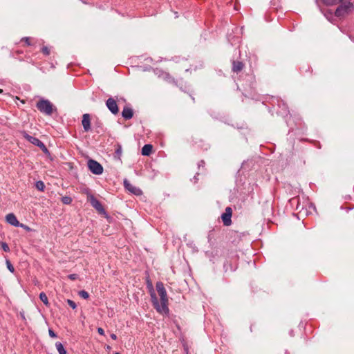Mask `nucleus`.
I'll use <instances>...</instances> for the list:
<instances>
[{
	"instance_id": "obj_29",
	"label": "nucleus",
	"mask_w": 354,
	"mask_h": 354,
	"mask_svg": "<svg viewBox=\"0 0 354 354\" xmlns=\"http://www.w3.org/2000/svg\"><path fill=\"white\" fill-rule=\"evenodd\" d=\"M48 334L51 337H56L57 335L52 329L48 330Z\"/></svg>"
},
{
	"instance_id": "obj_28",
	"label": "nucleus",
	"mask_w": 354,
	"mask_h": 354,
	"mask_svg": "<svg viewBox=\"0 0 354 354\" xmlns=\"http://www.w3.org/2000/svg\"><path fill=\"white\" fill-rule=\"evenodd\" d=\"M68 277L71 280H75L77 278V274H71L68 276Z\"/></svg>"
},
{
	"instance_id": "obj_25",
	"label": "nucleus",
	"mask_w": 354,
	"mask_h": 354,
	"mask_svg": "<svg viewBox=\"0 0 354 354\" xmlns=\"http://www.w3.org/2000/svg\"><path fill=\"white\" fill-rule=\"evenodd\" d=\"M1 248H2V249L5 252H9L10 251V248H9L8 245L6 243H5V242L1 243Z\"/></svg>"
},
{
	"instance_id": "obj_17",
	"label": "nucleus",
	"mask_w": 354,
	"mask_h": 354,
	"mask_svg": "<svg viewBox=\"0 0 354 354\" xmlns=\"http://www.w3.org/2000/svg\"><path fill=\"white\" fill-rule=\"evenodd\" d=\"M39 299L42 301V302L46 306H48L49 305V302H48V297L46 296V295L44 293V292H41L39 294Z\"/></svg>"
},
{
	"instance_id": "obj_34",
	"label": "nucleus",
	"mask_w": 354,
	"mask_h": 354,
	"mask_svg": "<svg viewBox=\"0 0 354 354\" xmlns=\"http://www.w3.org/2000/svg\"><path fill=\"white\" fill-rule=\"evenodd\" d=\"M115 354H120V353H115Z\"/></svg>"
},
{
	"instance_id": "obj_26",
	"label": "nucleus",
	"mask_w": 354,
	"mask_h": 354,
	"mask_svg": "<svg viewBox=\"0 0 354 354\" xmlns=\"http://www.w3.org/2000/svg\"><path fill=\"white\" fill-rule=\"evenodd\" d=\"M41 51L42 53L46 55H48L49 53H50V50L48 49V47L46 46H44L42 48H41Z\"/></svg>"
},
{
	"instance_id": "obj_11",
	"label": "nucleus",
	"mask_w": 354,
	"mask_h": 354,
	"mask_svg": "<svg viewBox=\"0 0 354 354\" xmlns=\"http://www.w3.org/2000/svg\"><path fill=\"white\" fill-rule=\"evenodd\" d=\"M20 133L25 139L35 146L40 141L39 139L28 135L25 131H20Z\"/></svg>"
},
{
	"instance_id": "obj_9",
	"label": "nucleus",
	"mask_w": 354,
	"mask_h": 354,
	"mask_svg": "<svg viewBox=\"0 0 354 354\" xmlns=\"http://www.w3.org/2000/svg\"><path fill=\"white\" fill-rule=\"evenodd\" d=\"M82 124L84 131L87 132L91 129V119L88 113H85L82 116Z\"/></svg>"
},
{
	"instance_id": "obj_19",
	"label": "nucleus",
	"mask_w": 354,
	"mask_h": 354,
	"mask_svg": "<svg viewBox=\"0 0 354 354\" xmlns=\"http://www.w3.org/2000/svg\"><path fill=\"white\" fill-rule=\"evenodd\" d=\"M36 188L39 191H44L45 188V185L43 181L39 180L35 183Z\"/></svg>"
},
{
	"instance_id": "obj_33",
	"label": "nucleus",
	"mask_w": 354,
	"mask_h": 354,
	"mask_svg": "<svg viewBox=\"0 0 354 354\" xmlns=\"http://www.w3.org/2000/svg\"><path fill=\"white\" fill-rule=\"evenodd\" d=\"M106 349H107V350H109V349H111V347H110L109 346H106Z\"/></svg>"
},
{
	"instance_id": "obj_22",
	"label": "nucleus",
	"mask_w": 354,
	"mask_h": 354,
	"mask_svg": "<svg viewBox=\"0 0 354 354\" xmlns=\"http://www.w3.org/2000/svg\"><path fill=\"white\" fill-rule=\"evenodd\" d=\"M6 266H7L8 269L11 272H15V268H14L13 266L11 264V263H10V261L9 260H6Z\"/></svg>"
},
{
	"instance_id": "obj_32",
	"label": "nucleus",
	"mask_w": 354,
	"mask_h": 354,
	"mask_svg": "<svg viewBox=\"0 0 354 354\" xmlns=\"http://www.w3.org/2000/svg\"><path fill=\"white\" fill-rule=\"evenodd\" d=\"M111 337L113 339H114V340H115V339H117V336H116V335H115V334H113V333L111 335Z\"/></svg>"
},
{
	"instance_id": "obj_2",
	"label": "nucleus",
	"mask_w": 354,
	"mask_h": 354,
	"mask_svg": "<svg viewBox=\"0 0 354 354\" xmlns=\"http://www.w3.org/2000/svg\"><path fill=\"white\" fill-rule=\"evenodd\" d=\"M340 5L337 8L335 15L337 17H344L353 10V3L339 2Z\"/></svg>"
},
{
	"instance_id": "obj_5",
	"label": "nucleus",
	"mask_w": 354,
	"mask_h": 354,
	"mask_svg": "<svg viewBox=\"0 0 354 354\" xmlns=\"http://www.w3.org/2000/svg\"><path fill=\"white\" fill-rule=\"evenodd\" d=\"M124 186L126 189H127L129 192L136 195L140 196L142 194V190L136 187V186L133 185L129 181L127 180H124Z\"/></svg>"
},
{
	"instance_id": "obj_8",
	"label": "nucleus",
	"mask_w": 354,
	"mask_h": 354,
	"mask_svg": "<svg viewBox=\"0 0 354 354\" xmlns=\"http://www.w3.org/2000/svg\"><path fill=\"white\" fill-rule=\"evenodd\" d=\"M88 201L91 203V205L97 209L99 212H104V209L100 202L96 199L93 195L88 196Z\"/></svg>"
},
{
	"instance_id": "obj_30",
	"label": "nucleus",
	"mask_w": 354,
	"mask_h": 354,
	"mask_svg": "<svg viewBox=\"0 0 354 354\" xmlns=\"http://www.w3.org/2000/svg\"><path fill=\"white\" fill-rule=\"evenodd\" d=\"M19 226L23 227L24 229L28 230V231H29L30 230L28 226H27V225H26L24 224H22V223H19Z\"/></svg>"
},
{
	"instance_id": "obj_24",
	"label": "nucleus",
	"mask_w": 354,
	"mask_h": 354,
	"mask_svg": "<svg viewBox=\"0 0 354 354\" xmlns=\"http://www.w3.org/2000/svg\"><path fill=\"white\" fill-rule=\"evenodd\" d=\"M67 303L73 309H75L77 308V305L73 301L68 299Z\"/></svg>"
},
{
	"instance_id": "obj_31",
	"label": "nucleus",
	"mask_w": 354,
	"mask_h": 354,
	"mask_svg": "<svg viewBox=\"0 0 354 354\" xmlns=\"http://www.w3.org/2000/svg\"><path fill=\"white\" fill-rule=\"evenodd\" d=\"M97 332L99 333V334H100L102 335H104V330L102 328H97Z\"/></svg>"
},
{
	"instance_id": "obj_10",
	"label": "nucleus",
	"mask_w": 354,
	"mask_h": 354,
	"mask_svg": "<svg viewBox=\"0 0 354 354\" xmlns=\"http://www.w3.org/2000/svg\"><path fill=\"white\" fill-rule=\"evenodd\" d=\"M6 220L11 225H13L15 227L19 226V222L18 221L16 216L13 213H10L7 214L6 216Z\"/></svg>"
},
{
	"instance_id": "obj_16",
	"label": "nucleus",
	"mask_w": 354,
	"mask_h": 354,
	"mask_svg": "<svg viewBox=\"0 0 354 354\" xmlns=\"http://www.w3.org/2000/svg\"><path fill=\"white\" fill-rule=\"evenodd\" d=\"M55 346L59 354H66V351L61 342H57Z\"/></svg>"
},
{
	"instance_id": "obj_18",
	"label": "nucleus",
	"mask_w": 354,
	"mask_h": 354,
	"mask_svg": "<svg viewBox=\"0 0 354 354\" xmlns=\"http://www.w3.org/2000/svg\"><path fill=\"white\" fill-rule=\"evenodd\" d=\"M36 146L39 147L44 153H46V154L49 153V151L48 150V149L46 148L45 145L41 141H39V142Z\"/></svg>"
},
{
	"instance_id": "obj_3",
	"label": "nucleus",
	"mask_w": 354,
	"mask_h": 354,
	"mask_svg": "<svg viewBox=\"0 0 354 354\" xmlns=\"http://www.w3.org/2000/svg\"><path fill=\"white\" fill-rule=\"evenodd\" d=\"M37 108L46 115L53 113V104L47 100H41L37 103Z\"/></svg>"
},
{
	"instance_id": "obj_27",
	"label": "nucleus",
	"mask_w": 354,
	"mask_h": 354,
	"mask_svg": "<svg viewBox=\"0 0 354 354\" xmlns=\"http://www.w3.org/2000/svg\"><path fill=\"white\" fill-rule=\"evenodd\" d=\"M22 40H24L28 46L31 45L30 41V37H24L22 39Z\"/></svg>"
},
{
	"instance_id": "obj_21",
	"label": "nucleus",
	"mask_w": 354,
	"mask_h": 354,
	"mask_svg": "<svg viewBox=\"0 0 354 354\" xmlns=\"http://www.w3.org/2000/svg\"><path fill=\"white\" fill-rule=\"evenodd\" d=\"M79 295L84 298V299H88L89 297L88 293L85 290H81L79 292Z\"/></svg>"
},
{
	"instance_id": "obj_6",
	"label": "nucleus",
	"mask_w": 354,
	"mask_h": 354,
	"mask_svg": "<svg viewBox=\"0 0 354 354\" xmlns=\"http://www.w3.org/2000/svg\"><path fill=\"white\" fill-rule=\"evenodd\" d=\"M106 105L109 110L113 113V114H117L119 111L118 106L117 104L116 101L112 98H109L106 102Z\"/></svg>"
},
{
	"instance_id": "obj_23",
	"label": "nucleus",
	"mask_w": 354,
	"mask_h": 354,
	"mask_svg": "<svg viewBox=\"0 0 354 354\" xmlns=\"http://www.w3.org/2000/svg\"><path fill=\"white\" fill-rule=\"evenodd\" d=\"M324 2L327 5H334L338 3V0H323Z\"/></svg>"
},
{
	"instance_id": "obj_4",
	"label": "nucleus",
	"mask_w": 354,
	"mask_h": 354,
	"mask_svg": "<svg viewBox=\"0 0 354 354\" xmlns=\"http://www.w3.org/2000/svg\"><path fill=\"white\" fill-rule=\"evenodd\" d=\"M88 167L90 171L96 175H100L103 172L102 166L94 160H89L88 162Z\"/></svg>"
},
{
	"instance_id": "obj_14",
	"label": "nucleus",
	"mask_w": 354,
	"mask_h": 354,
	"mask_svg": "<svg viewBox=\"0 0 354 354\" xmlns=\"http://www.w3.org/2000/svg\"><path fill=\"white\" fill-rule=\"evenodd\" d=\"M153 147L151 145H145L142 149V155L149 156L152 152Z\"/></svg>"
},
{
	"instance_id": "obj_12",
	"label": "nucleus",
	"mask_w": 354,
	"mask_h": 354,
	"mask_svg": "<svg viewBox=\"0 0 354 354\" xmlns=\"http://www.w3.org/2000/svg\"><path fill=\"white\" fill-rule=\"evenodd\" d=\"M133 110L129 107H124L122 112V117L126 120L131 119L133 117Z\"/></svg>"
},
{
	"instance_id": "obj_1",
	"label": "nucleus",
	"mask_w": 354,
	"mask_h": 354,
	"mask_svg": "<svg viewBox=\"0 0 354 354\" xmlns=\"http://www.w3.org/2000/svg\"><path fill=\"white\" fill-rule=\"evenodd\" d=\"M156 290L160 297V303H159L158 298L154 292L152 286L151 285V298L154 308L162 315H167L169 313L168 308V298L167 291L164 287V284L158 281L156 284Z\"/></svg>"
},
{
	"instance_id": "obj_20",
	"label": "nucleus",
	"mask_w": 354,
	"mask_h": 354,
	"mask_svg": "<svg viewBox=\"0 0 354 354\" xmlns=\"http://www.w3.org/2000/svg\"><path fill=\"white\" fill-rule=\"evenodd\" d=\"M62 202L64 204L69 205L72 202V198L70 196H64L62 198Z\"/></svg>"
},
{
	"instance_id": "obj_13",
	"label": "nucleus",
	"mask_w": 354,
	"mask_h": 354,
	"mask_svg": "<svg viewBox=\"0 0 354 354\" xmlns=\"http://www.w3.org/2000/svg\"><path fill=\"white\" fill-rule=\"evenodd\" d=\"M243 68V64L241 62H233L232 71L235 73L240 72Z\"/></svg>"
},
{
	"instance_id": "obj_7",
	"label": "nucleus",
	"mask_w": 354,
	"mask_h": 354,
	"mask_svg": "<svg viewBox=\"0 0 354 354\" xmlns=\"http://www.w3.org/2000/svg\"><path fill=\"white\" fill-rule=\"evenodd\" d=\"M232 214V210L231 207H226L225 212L221 216L223 224L225 226H229L231 224Z\"/></svg>"
},
{
	"instance_id": "obj_15",
	"label": "nucleus",
	"mask_w": 354,
	"mask_h": 354,
	"mask_svg": "<svg viewBox=\"0 0 354 354\" xmlns=\"http://www.w3.org/2000/svg\"><path fill=\"white\" fill-rule=\"evenodd\" d=\"M122 153V146L120 144H117L115 145V156L118 158V159H120V157Z\"/></svg>"
}]
</instances>
